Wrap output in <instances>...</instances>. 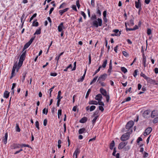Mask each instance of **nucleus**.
Masks as SVG:
<instances>
[{
	"label": "nucleus",
	"mask_w": 158,
	"mask_h": 158,
	"mask_svg": "<svg viewBox=\"0 0 158 158\" xmlns=\"http://www.w3.org/2000/svg\"><path fill=\"white\" fill-rule=\"evenodd\" d=\"M102 20L101 19L98 18L96 20L92 22V25L94 27L98 28V26H101L102 25Z\"/></svg>",
	"instance_id": "f257e3e1"
},
{
	"label": "nucleus",
	"mask_w": 158,
	"mask_h": 158,
	"mask_svg": "<svg viewBox=\"0 0 158 158\" xmlns=\"http://www.w3.org/2000/svg\"><path fill=\"white\" fill-rule=\"evenodd\" d=\"M129 134L128 133H125L121 136L120 139L122 141L126 140L129 138Z\"/></svg>",
	"instance_id": "f03ea898"
},
{
	"label": "nucleus",
	"mask_w": 158,
	"mask_h": 158,
	"mask_svg": "<svg viewBox=\"0 0 158 158\" xmlns=\"http://www.w3.org/2000/svg\"><path fill=\"white\" fill-rule=\"evenodd\" d=\"M148 83L153 85H157L158 83L157 81L155 80L150 78V77H148L146 80Z\"/></svg>",
	"instance_id": "7ed1b4c3"
},
{
	"label": "nucleus",
	"mask_w": 158,
	"mask_h": 158,
	"mask_svg": "<svg viewBox=\"0 0 158 158\" xmlns=\"http://www.w3.org/2000/svg\"><path fill=\"white\" fill-rule=\"evenodd\" d=\"M134 123L132 121H130L128 122L126 125V127L127 129L129 130L133 126Z\"/></svg>",
	"instance_id": "20e7f679"
},
{
	"label": "nucleus",
	"mask_w": 158,
	"mask_h": 158,
	"mask_svg": "<svg viewBox=\"0 0 158 158\" xmlns=\"http://www.w3.org/2000/svg\"><path fill=\"white\" fill-rule=\"evenodd\" d=\"M151 111L148 110H147L144 111L143 113V116L144 118H148L150 116Z\"/></svg>",
	"instance_id": "39448f33"
},
{
	"label": "nucleus",
	"mask_w": 158,
	"mask_h": 158,
	"mask_svg": "<svg viewBox=\"0 0 158 158\" xmlns=\"http://www.w3.org/2000/svg\"><path fill=\"white\" fill-rule=\"evenodd\" d=\"M107 75L106 73H104L103 74L101 75L98 78V81L99 80L100 81H104L107 77Z\"/></svg>",
	"instance_id": "423d86ee"
},
{
	"label": "nucleus",
	"mask_w": 158,
	"mask_h": 158,
	"mask_svg": "<svg viewBox=\"0 0 158 158\" xmlns=\"http://www.w3.org/2000/svg\"><path fill=\"white\" fill-rule=\"evenodd\" d=\"M127 143V142H122L119 143L118 147V148L121 149L124 147Z\"/></svg>",
	"instance_id": "0eeeda50"
},
{
	"label": "nucleus",
	"mask_w": 158,
	"mask_h": 158,
	"mask_svg": "<svg viewBox=\"0 0 158 158\" xmlns=\"http://www.w3.org/2000/svg\"><path fill=\"white\" fill-rule=\"evenodd\" d=\"M26 51H25L21 55L19 59V61L23 62L25 57V54Z\"/></svg>",
	"instance_id": "6e6552de"
},
{
	"label": "nucleus",
	"mask_w": 158,
	"mask_h": 158,
	"mask_svg": "<svg viewBox=\"0 0 158 158\" xmlns=\"http://www.w3.org/2000/svg\"><path fill=\"white\" fill-rule=\"evenodd\" d=\"M152 130V128L151 127H149L147 128L144 134V135L145 136L149 134L151 132Z\"/></svg>",
	"instance_id": "1a4fd4ad"
},
{
	"label": "nucleus",
	"mask_w": 158,
	"mask_h": 158,
	"mask_svg": "<svg viewBox=\"0 0 158 158\" xmlns=\"http://www.w3.org/2000/svg\"><path fill=\"white\" fill-rule=\"evenodd\" d=\"M158 115V111L156 110H153L151 113V117L152 118Z\"/></svg>",
	"instance_id": "9d476101"
},
{
	"label": "nucleus",
	"mask_w": 158,
	"mask_h": 158,
	"mask_svg": "<svg viewBox=\"0 0 158 158\" xmlns=\"http://www.w3.org/2000/svg\"><path fill=\"white\" fill-rule=\"evenodd\" d=\"M100 91L101 93L104 96H105L107 95V93L106 90L103 88H101L100 89Z\"/></svg>",
	"instance_id": "9b49d317"
},
{
	"label": "nucleus",
	"mask_w": 158,
	"mask_h": 158,
	"mask_svg": "<svg viewBox=\"0 0 158 158\" xmlns=\"http://www.w3.org/2000/svg\"><path fill=\"white\" fill-rule=\"evenodd\" d=\"M102 98V95L101 94H98L96 95L95 97V100L99 101H101Z\"/></svg>",
	"instance_id": "f8f14e48"
},
{
	"label": "nucleus",
	"mask_w": 158,
	"mask_h": 158,
	"mask_svg": "<svg viewBox=\"0 0 158 158\" xmlns=\"http://www.w3.org/2000/svg\"><path fill=\"white\" fill-rule=\"evenodd\" d=\"M8 137L7 133H5L4 137L2 138V141L5 144H6L7 142V139Z\"/></svg>",
	"instance_id": "ddd939ff"
},
{
	"label": "nucleus",
	"mask_w": 158,
	"mask_h": 158,
	"mask_svg": "<svg viewBox=\"0 0 158 158\" xmlns=\"http://www.w3.org/2000/svg\"><path fill=\"white\" fill-rule=\"evenodd\" d=\"M80 150L78 148H77L73 154V156L75 155V158H77V155L80 153Z\"/></svg>",
	"instance_id": "4468645a"
},
{
	"label": "nucleus",
	"mask_w": 158,
	"mask_h": 158,
	"mask_svg": "<svg viewBox=\"0 0 158 158\" xmlns=\"http://www.w3.org/2000/svg\"><path fill=\"white\" fill-rule=\"evenodd\" d=\"M64 28L63 23H61L58 27V29L59 32L62 31L63 28Z\"/></svg>",
	"instance_id": "2eb2a0df"
},
{
	"label": "nucleus",
	"mask_w": 158,
	"mask_h": 158,
	"mask_svg": "<svg viewBox=\"0 0 158 158\" xmlns=\"http://www.w3.org/2000/svg\"><path fill=\"white\" fill-rule=\"evenodd\" d=\"M139 0H138V2H135V6L137 8L141 9V4L139 2Z\"/></svg>",
	"instance_id": "dca6fc26"
},
{
	"label": "nucleus",
	"mask_w": 158,
	"mask_h": 158,
	"mask_svg": "<svg viewBox=\"0 0 158 158\" xmlns=\"http://www.w3.org/2000/svg\"><path fill=\"white\" fill-rule=\"evenodd\" d=\"M20 144H19L14 143L11 146V148L12 149H15L17 148H19Z\"/></svg>",
	"instance_id": "f3484780"
},
{
	"label": "nucleus",
	"mask_w": 158,
	"mask_h": 158,
	"mask_svg": "<svg viewBox=\"0 0 158 158\" xmlns=\"http://www.w3.org/2000/svg\"><path fill=\"white\" fill-rule=\"evenodd\" d=\"M86 69L85 70V71L84 72V73L83 76L81 78H80V79H78V82H81L83 81L84 77H85V75L86 74Z\"/></svg>",
	"instance_id": "a211bd4d"
},
{
	"label": "nucleus",
	"mask_w": 158,
	"mask_h": 158,
	"mask_svg": "<svg viewBox=\"0 0 158 158\" xmlns=\"http://www.w3.org/2000/svg\"><path fill=\"white\" fill-rule=\"evenodd\" d=\"M69 8H66L63 10H60L59 11V12L60 15H62V14L66 12Z\"/></svg>",
	"instance_id": "6ab92c4d"
},
{
	"label": "nucleus",
	"mask_w": 158,
	"mask_h": 158,
	"mask_svg": "<svg viewBox=\"0 0 158 158\" xmlns=\"http://www.w3.org/2000/svg\"><path fill=\"white\" fill-rule=\"evenodd\" d=\"M31 44L29 43V42L27 43L24 45L23 49V51L25 49L27 48L31 45Z\"/></svg>",
	"instance_id": "aec40b11"
},
{
	"label": "nucleus",
	"mask_w": 158,
	"mask_h": 158,
	"mask_svg": "<svg viewBox=\"0 0 158 158\" xmlns=\"http://www.w3.org/2000/svg\"><path fill=\"white\" fill-rule=\"evenodd\" d=\"M87 118L86 117H84L82 118L80 120V122L81 123H84L86 122Z\"/></svg>",
	"instance_id": "412c9836"
},
{
	"label": "nucleus",
	"mask_w": 158,
	"mask_h": 158,
	"mask_svg": "<svg viewBox=\"0 0 158 158\" xmlns=\"http://www.w3.org/2000/svg\"><path fill=\"white\" fill-rule=\"evenodd\" d=\"M89 104L90 105H97L98 104V102L96 101H91L89 102Z\"/></svg>",
	"instance_id": "4be33fe9"
},
{
	"label": "nucleus",
	"mask_w": 158,
	"mask_h": 158,
	"mask_svg": "<svg viewBox=\"0 0 158 158\" xmlns=\"http://www.w3.org/2000/svg\"><path fill=\"white\" fill-rule=\"evenodd\" d=\"M114 141L113 140L112 141L110 145V148L111 150H112L113 149L114 147Z\"/></svg>",
	"instance_id": "5701e85b"
},
{
	"label": "nucleus",
	"mask_w": 158,
	"mask_h": 158,
	"mask_svg": "<svg viewBox=\"0 0 158 158\" xmlns=\"http://www.w3.org/2000/svg\"><path fill=\"white\" fill-rule=\"evenodd\" d=\"M9 93L7 91H6L4 94V97L6 98H7L9 96Z\"/></svg>",
	"instance_id": "b1692460"
},
{
	"label": "nucleus",
	"mask_w": 158,
	"mask_h": 158,
	"mask_svg": "<svg viewBox=\"0 0 158 158\" xmlns=\"http://www.w3.org/2000/svg\"><path fill=\"white\" fill-rule=\"evenodd\" d=\"M107 60L105 59L104 60L103 62L102 65V67L103 68H105L106 67V66L107 64Z\"/></svg>",
	"instance_id": "393cba45"
},
{
	"label": "nucleus",
	"mask_w": 158,
	"mask_h": 158,
	"mask_svg": "<svg viewBox=\"0 0 158 158\" xmlns=\"http://www.w3.org/2000/svg\"><path fill=\"white\" fill-rule=\"evenodd\" d=\"M85 128H83L80 129L78 131V133L79 134H81L85 132Z\"/></svg>",
	"instance_id": "a878e982"
},
{
	"label": "nucleus",
	"mask_w": 158,
	"mask_h": 158,
	"mask_svg": "<svg viewBox=\"0 0 158 158\" xmlns=\"http://www.w3.org/2000/svg\"><path fill=\"white\" fill-rule=\"evenodd\" d=\"M112 61L111 60H110V63L109 64V68L108 70V72L109 73H110L111 70L112 69Z\"/></svg>",
	"instance_id": "bb28decb"
},
{
	"label": "nucleus",
	"mask_w": 158,
	"mask_h": 158,
	"mask_svg": "<svg viewBox=\"0 0 158 158\" xmlns=\"http://www.w3.org/2000/svg\"><path fill=\"white\" fill-rule=\"evenodd\" d=\"M134 25V21L132 19H131L128 24L129 27L133 26Z\"/></svg>",
	"instance_id": "cd10ccee"
},
{
	"label": "nucleus",
	"mask_w": 158,
	"mask_h": 158,
	"mask_svg": "<svg viewBox=\"0 0 158 158\" xmlns=\"http://www.w3.org/2000/svg\"><path fill=\"white\" fill-rule=\"evenodd\" d=\"M97 19L96 16L95 14L92 15L91 17V19L92 20L94 21L96 20Z\"/></svg>",
	"instance_id": "c85d7f7f"
},
{
	"label": "nucleus",
	"mask_w": 158,
	"mask_h": 158,
	"mask_svg": "<svg viewBox=\"0 0 158 158\" xmlns=\"http://www.w3.org/2000/svg\"><path fill=\"white\" fill-rule=\"evenodd\" d=\"M94 118L92 120V123L93 125H94L96 122V121L98 117V115H96L95 116H94Z\"/></svg>",
	"instance_id": "c756f323"
},
{
	"label": "nucleus",
	"mask_w": 158,
	"mask_h": 158,
	"mask_svg": "<svg viewBox=\"0 0 158 158\" xmlns=\"http://www.w3.org/2000/svg\"><path fill=\"white\" fill-rule=\"evenodd\" d=\"M37 20L36 19L32 23L33 26L35 27H37L38 26L39 23L37 22L36 21Z\"/></svg>",
	"instance_id": "7c9ffc66"
},
{
	"label": "nucleus",
	"mask_w": 158,
	"mask_h": 158,
	"mask_svg": "<svg viewBox=\"0 0 158 158\" xmlns=\"http://www.w3.org/2000/svg\"><path fill=\"white\" fill-rule=\"evenodd\" d=\"M41 29L40 28L37 29L36 31L34 33V35H35V34H40L41 33Z\"/></svg>",
	"instance_id": "2f4dec72"
},
{
	"label": "nucleus",
	"mask_w": 158,
	"mask_h": 158,
	"mask_svg": "<svg viewBox=\"0 0 158 158\" xmlns=\"http://www.w3.org/2000/svg\"><path fill=\"white\" fill-rule=\"evenodd\" d=\"M125 25L126 28V30L127 31H134V28H129L127 27V24L126 23H125Z\"/></svg>",
	"instance_id": "473e14b6"
},
{
	"label": "nucleus",
	"mask_w": 158,
	"mask_h": 158,
	"mask_svg": "<svg viewBox=\"0 0 158 158\" xmlns=\"http://www.w3.org/2000/svg\"><path fill=\"white\" fill-rule=\"evenodd\" d=\"M103 6L100 4H98L97 5L96 10H101L103 8Z\"/></svg>",
	"instance_id": "72a5a7b5"
},
{
	"label": "nucleus",
	"mask_w": 158,
	"mask_h": 158,
	"mask_svg": "<svg viewBox=\"0 0 158 158\" xmlns=\"http://www.w3.org/2000/svg\"><path fill=\"white\" fill-rule=\"evenodd\" d=\"M15 130L17 132H19L20 131V130L19 127V124L18 123L16 124Z\"/></svg>",
	"instance_id": "f704fd0d"
},
{
	"label": "nucleus",
	"mask_w": 158,
	"mask_h": 158,
	"mask_svg": "<svg viewBox=\"0 0 158 158\" xmlns=\"http://www.w3.org/2000/svg\"><path fill=\"white\" fill-rule=\"evenodd\" d=\"M98 77V76H96L93 79V80L91 81V82L90 83V85H92L93 83H94L96 82L97 78Z\"/></svg>",
	"instance_id": "c9c22d12"
},
{
	"label": "nucleus",
	"mask_w": 158,
	"mask_h": 158,
	"mask_svg": "<svg viewBox=\"0 0 158 158\" xmlns=\"http://www.w3.org/2000/svg\"><path fill=\"white\" fill-rule=\"evenodd\" d=\"M121 70L124 73H126L127 71V69L124 67H121Z\"/></svg>",
	"instance_id": "e433bc0d"
},
{
	"label": "nucleus",
	"mask_w": 158,
	"mask_h": 158,
	"mask_svg": "<svg viewBox=\"0 0 158 158\" xmlns=\"http://www.w3.org/2000/svg\"><path fill=\"white\" fill-rule=\"evenodd\" d=\"M140 76L143 77L144 79H146V80L147 79L148 77H147L146 75H145L144 73H143L142 72H141L140 73Z\"/></svg>",
	"instance_id": "4c0bfd02"
},
{
	"label": "nucleus",
	"mask_w": 158,
	"mask_h": 158,
	"mask_svg": "<svg viewBox=\"0 0 158 158\" xmlns=\"http://www.w3.org/2000/svg\"><path fill=\"white\" fill-rule=\"evenodd\" d=\"M20 146L21 147H27L28 148H31V147L29 145L26 144H20Z\"/></svg>",
	"instance_id": "58836bf2"
},
{
	"label": "nucleus",
	"mask_w": 158,
	"mask_h": 158,
	"mask_svg": "<svg viewBox=\"0 0 158 158\" xmlns=\"http://www.w3.org/2000/svg\"><path fill=\"white\" fill-rule=\"evenodd\" d=\"M61 112L62 110H61L59 109L58 110V118H60V116L61 115Z\"/></svg>",
	"instance_id": "ea45409f"
},
{
	"label": "nucleus",
	"mask_w": 158,
	"mask_h": 158,
	"mask_svg": "<svg viewBox=\"0 0 158 158\" xmlns=\"http://www.w3.org/2000/svg\"><path fill=\"white\" fill-rule=\"evenodd\" d=\"M37 15V14L36 13H35L33 14V15L31 17L30 19L29 22H31V20L33 19L36 17Z\"/></svg>",
	"instance_id": "a19ab883"
},
{
	"label": "nucleus",
	"mask_w": 158,
	"mask_h": 158,
	"mask_svg": "<svg viewBox=\"0 0 158 158\" xmlns=\"http://www.w3.org/2000/svg\"><path fill=\"white\" fill-rule=\"evenodd\" d=\"M91 89H90L88 90L86 93V96H85L86 98H87L88 97L89 95V94L90 93V92H91Z\"/></svg>",
	"instance_id": "79ce46f5"
},
{
	"label": "nucleus",
	"mask_w": 158,
	"mask_h": 158,
	"mask_svg": "<svg viewBox=\"0 0 158 158\" xmlns=\"http://www.w3.org/2000/svg\"><path fill=\"white\" fill-rule=\"evenodd\" d=\"M81 15H82L83 16L84 19H85L86 18V15H85V13H84V12L83 11H81Z\"/></svg>",
	"instance_id": "37998d69"
},
{
	"label": "nucleus",
	"mask_w": 158,
	"mask_h": 158,
	"mask_svg": "<svg viewBox=\"0 0 158 158\" xmlns=\"http://www.w3.org/2000/svg\"><path fill=\"white\" fill-rule=\"evenodd\" d=\"M35 125L36 127L38 129V130H39V129H40L39 124V123L38 121H36L35 122Z\"/></svg>",
	"instance_id": "c03bdc74"
},
{
	"label": "nucleus",
	"mask_w": 158,
	"mask_h": 158,
	"mask_svg": "<svg viewBox=\"0 0 158 158\" xmlns=\"http://www.w3.org/2000/svg\"><path fill=\"white\" fill-rule=\"evenodd\" d=\"M96 107L94 106H92L90 107V111H92L95 109Z\"/></svg>",
	"instance_id": "a18cd8bd"
},
{
	"label": "nucleus",
	"mask_w": 158,
	"mask_h": 158,
	"mask_svg": "<svg viewBox=\"0 0 158 158\" xmlns=\"http://www.w3.org/2000/svg\"><path fill=\"white\" fill-rule=\"evenodd\" d=\"M99 83L102 86H105L106 85V84L104 82H102L101 81H99Z\"/></svg>",
	"instance_id": "49530a36"
},
{
	"label": "nucleus",
	"mask_w": 158,
	"mask_h": 158,
	"mask_svg": "<svg viewBox=\"0 0 158 158\" xmlns=\"http://www.w3.org/2000/svg\"><path fill=\"white\" fill-rule=\"evenodd\" d=\"M98 112L99 111L98 110L95 111L93 114L92 116H95L96 115L99 116V115L98 114Z\"/></svg>",
	"instance_id": "de8ad7c7"
},
{
	"label": "nucleus",
	"mask_w": 158,
	"mask_h": 158,
	"mask_svg": "<svg viewBox=\"0 0 158 158\" xmlns=\"http://www.w3.org/2000/svg\"><path fill=\"white\" fill-rule=\"evenodd\" d=\"M153 122L154 123H156L158 122V117L155 118L153 119Z\"/></svg>",
	"instance_id": "09e8293b"
},
{
	"label": "nucleus",
	"mask_w": 158,
	"mask_h": 158,
	"mask_svg": "<svg viewBox=\"0 0 158 158\" xmlns=\"http://www.w3.org/2000/svg\"><path fill=\"white\" fill-rule=\"evenodd\" d=\"M98 104L99 105H101V106H104V103L102 102H101V101H98Z\"/></svg>",
	"instance_id": "8fccbe9b"
},
{
	"label": "nucleus",
	"mask_w": 158,
	"mask_h": 158,
	"mask_svg": "<svg viewBox=\"0 0 158 158\" xmlns=\"http://www.w3.org/2000/svg\"><path fill=\"white\" fill-rule=\"evenodd\" d=\"M138 72V70L137 69L135 70L134 73L133 74V76L134 77H135L137 75V73Z\"/></svg>",
	"instance_id": "3c124183"
},
{
	"label": "nucleus",
	"mask_w": 158,
	"mask_h": 158,
	"mask_svg": "<svg viewBox=\"0 0 158 158\" xmlns=\"http://www.w3.org/2000/svg\"><path fill=\"white\" fill-rule=\"evenodd\" d=\"M72 67V64H69L67 67H66V68L65 69H64V71H67L68 69L69 68H71Z\"/></svg>",
	"instance_id": "603ef678"
},
{
	"label": "nucleus",
	"mask_w": 158,
	"mask_h": 158,
	"mask_svg": "<svg viewBox=\"0 0 158 158\" xmlns=\"http://www.w3.org/2000/svg\"><path fill=\"white\" fill-rule=\"evenodd\" d=\"M96 14L98 15L99 16H101V13L100 10H96Z\"/></svg>",
	"instance_id": "864d4df0"
},
{
	"label": "nucleus",
	"mask_w": 158,
	"mask_h": 158,
	"mask_svg": "<svg viewBox=\"0 0 158 158\" xmlns=\"http://www.w3.org/2000/svg\"><path fill=\"white\" fill-rule=\"evenodd\" d=\"M22 75H23V78L22 80V81L23 82L24 81V80L25 79L26 74V73H25V74L23 73L22 74Z\"/></svg>",
	"instance_id": "5fc2aeb1"
},
{
	"label": "nucleus",
	"mask_w": 158,
	"mask_h": 158,
	"mask_svg": "<svg viewBox=\"0 0 158 158\" xmlns=\"http://www.w3.org/2000/svg\"><path fill=\"white\" fill-rule=\"evenodd\" d=\"M121 34V33H120V32H119V33H118V34H112L111 35V36H119Z\"/></svg>",
	"instance_id": "6e6d98bb"
},
{
	"label": "nucleus",
	"mask_w": 158,
	"mask_h": 158,
	"mask_svg": "<svg viewBox=\"0 0 158 158\" xmlns=\"http://www.w3.org/2000/svg\"><path fill=\"white\" fill-rule=\"evenodd\" d=\"M123 53L124 56H128V54L127 52H126L125 51H123Z\"/></svg>",
	"instance_id": "4d7b16f0"
},
{
	"label": "nucleus",
	"mask_w": 158,
	"mask_h": 158,
	"mask_svg": "<svg viewBox=\"0 0 158 158\" xmlns=\"http://www.w3.org/2000/svg\"><path fill=\"white\" fill-rule=\"evenodd\" d=\"M45 110H46V108H45L43 110V113L44 114H47L48 113V110L47 109L46 112H45Z\"/></svg>",
	"instance_id": "13d9d810"
},
{
	"label": "nucleus",
	"mask_w": 158,
	"mask_h": 158,
	"mask_svg": "<svg viewBox=\"0 0 158 158\" xmlns=\"http://www.w3.org/2000/svg\"><path fill=\"white\" fill-rule=\"evenodd\" d=\"M151 30L150 29H148L147 30V34L148 35H149L151 33Z\"/></svg>",
	"instance_id": "bf43d9fd"
},
{
	"label": "nucleus",
	"mask_w": 158,
	"mask_h": 158,
	"mask_svg": "<svg viewBox=\"0 0 158 158\" xmlns=\"http://www.w3.org/2000/svg\"><path fill=\"white\" fill-rule=\"evenodd\" d=\"M65 3H63L61 4L60 6H59V9H60L61 8H63L64 6H65Z\"/></svg>",
	"instance_id": "052dcab7"
},
{
	"label": "nucleus",
	"mask_w": 158,
	"mask_h": 158,
	"mask_svg": "<svg viewBox=\"0 0 158 158\" xmlns=\"http://www.w3.org/2000/svg\"><path fill=\"white\" fill-rule=\"evenodd\" d=\"M99 109L100 110H101L102 112L103 111L104 109L102 106H99Z\"/></svg>",
	"instance_id": "680f3d73"
},
{
	"label": "nucleus",
	"mask_w": 158,
	"mask_h": 158,
	"mask_svg": "<svg viewBox=\"0 0 158 158\" xmlns=\"http://www.w3.org/2000/svg\"><path fill=\"white\" fill-rule=\"evenodd\" d=\"M116 152V148H114V151L112 153V155L113 156H115V154Z\"/></svg>",
	"instance_id": "e2e57ef3"
},
{
	"label": "nucleus",
	"mask_w": 158,
	"mask_h": 158,
	"mask_svg": "<svg viewBox=\"0 0 158 158\" xmlns=\"http://www.w3.org/2000/svg\"><path fill=\"white\" fill-rule=\"evenodd\" d=\"M72 8L73 10H74L76 11H77L76 6L75 5H73L72 6Z\"/></svg>",
	"instance_id": "0e129e2a"
},
{
	"label": "nucleus",
	"mask_w": 158,
	"mask_h": 158,
	"mask_svg": "<svg viewBox=\"0 0 158 158\" xmlns=\"http://www.w3.org/2000/svg\"><path fill=\"white\" fill-rule=\"evenodd\" d=\"M47 120L46 119H45L44 120V126H46L47 125Z\"/></svg>",
	"instance_id": "69168bd1"
},
{
	"label": "nucleus",
	"mask_w": 158,
	"mask_h": 158,
	"mask_svg": "<svg viewBox=\"0 0 158 158\" xmlns=\"http://www.w3.org/2000/svg\"><path fill=\"white\" fill-rule=\"evenodd\" d=\"M76 5H77V7L78 8H79L80 6V5L79 4V0H77L76 1Z\"/></svg>",
	"instance_id": "338daca9"
},
{
	"label": "nucleus",
	"mask_w": 158,
	"mask_h": 158,
	"mask_svg": "<svg viewBox=\"0 0 158 158\" xmlns=\"http://www.w3.org/2000/svg\"><path fill=\"white\" fill-rule=\"evenodd\" d=\"M142 139L140 137H139L137 140V143H139L140 141H142Z\"/></svg>",
	"instance_id": "774afa93"
}]
</instances>
